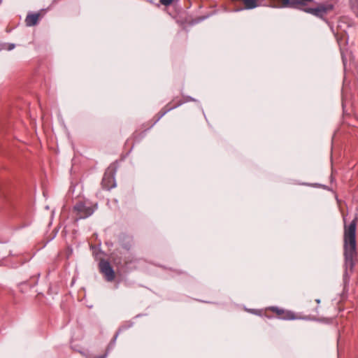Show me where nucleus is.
Here are the masks:
<instances>
[{"mask_svg": "<svg viewBox=\"0 0 358 358\" xmlns=\"http://www.w3.org/2000/svg\"><path fill=\"white\" fill-rule=\"evenodd\" d=\"M270 6L274 8H290L302 10L313 15L318 18L324 20L326 16L333 11L334 4L329 2H323L317 4L315 7H310L308 3L313 0H268Z\"/></svg>", "mask_w": 358, "mask_h": 358, "instance_id": "nucleus-1", "label": "nucleus"}, {"mask_svg": "<svg viewBox=\"0 0 358 358\" xmlns=\"http://www.w3.org/2000/svg\"><path fill=\"white\" fill-rule=\"evenodd\" d=\"M357 220L355 217L350 224H347L345 217L343 216V250L345 264L347 267L352 268L355 264L357 257L356 230Z\"/></svg>", "mask_w": 358, "mask_h": 358, "instance_id": "nucleus-2", "label": "nucleus"}, {"mask_svg": "<svg viewBox=\"0 0 358 358\" xmlns=\"http://www.w3.org/2000/svg\"><path fill=\"white\" fill-rule=\"evenodd\" d=\"M268 311L274 313L275 317L280 320H294L299 319L298 315L293 311L277 306H270L265 309V317L268 319L272 318V316L268 315Z\"/></svg>", "mask_w": 358, "mask_h": 358, "instance_id": "nucleus-3", "label": "nucleus"}, {"mask_svg": "<svg viewBox=\"0 0 358 358\" xmlns=\"http://www.w3.org/2000/svg\"><path fill=\"white\" fill-rule=\"evenodd\" d=\"M96 208V205L94 206H87L85 203L79 201L73 206V211L76 213L78 219H85L92 215Z\"/></svg>", "mask_w": 358, "mask_h": 358, "instance_id": "nucleus-4", "label": "nucleus"}, {"mask_svg": "<svg viewBox=\"0 0 358 358\" xmlns=\"http://www.w3.org/2000/svg\"><path fill=\"white\" fill-rule=\"evenodd\" d=\"M99 268L106 281L112 282L115 280V273L108 261L101 259L99 263Z\"/></svg>", "mask_w": 358, "mask_h": 358, "instance_id": "nucleus-5", "label": "nucleus"}, {"mask_svg": "<svg viewBox=\"0 0 358 358\" xmlns=\"http://www.w3.org/2000/svg\"><path fill=\"white\" fill-rule=\"evenodd\" d=\"M101 185L106 190H110L115 187V171L110 168H108L105 172L101 181Z\"/></svg>", "mask_w": 358, "mask_h": 358, "instance_id": "nucleus-6", "label": "nucleus"}, {"mask_svg": "<svg viewBox=\"0 0 358 358\" xmlns=\"http://www.w3.org/2000/svg\"><path fill=\"white\" fill-rule=\"evenodd\" d=\"M184 103L185 101H182L181 99L178 97L174 98L171 101L168 103L163 108H162V110L159 113V118L162 117L168 112L174 108H176L177 107L181 106Z\"/></svg>", "mask_w": 358, "mask_h": 358, "instance_id": "nucleus-7", "label": "nucleus"}, {"mask_svg": "<svg viewBox=\"0 0 358 358\" xmlns=\"http://www.w3.org/2000/svg\"><path fill=\"white\" fill-rule=\"evenodd\" d=\"M119 243L123 249L129 251L133 247L134 237L126 234H122L119 237Z\"/></svg>", "mask_w": 358, "mask_h": 358, "instance_id": "nucleus-8", "label": "nucleus"}, {"mask_svg": "<svg viewBox=\"0 0 358 358\" xmlns=\"http://www.w3.org/2000/svg\"><path fill=\"white\" fill-rule=\"evenodd\" d=\"M41 15L40 13H29L25 18V24L27 27H33L38 24Z\"/></svg>", "mask_w": 358, "mask_h": 358, "instance_id": "nucleus-9", "label": "nucleus"}, {"mask_svg": "<svg viewBox=\"0 0 358 358\" xmlns=\"http://www.w3.org/2000/svg\"><path fill=\"white\" fill-rule=\"evenodd\" d=\"M243 1L245 8L247 10H250L257 8L259 4L257 3L258 0H242Z\"/></svg>", "mask_w": 358, "mask_h": 358, "instance_id": "nucleus-10", "label": "nucleus"}, {"mask_svg": "<svg viewBox=\"0 0 358 358\" xmlns=\"http://www.w3.org/2000/svg\"><path fill=\"white\" fill-rule=\"evenodd\" d=\"M351 3L353 11L358 17V0H352Z\"/></svg>", "mask_w": 358, "mask_h": 358, "instance_id": "nucleus-11", "label": "nucleus"}, {"mask_svg": "<svg viewBox=\"0 0 358 358\" xmlns=\"http://www.w3.org/2000/svg\"><path fill=\"white\" fill-rule=\"evenodd\" d=\"M250 312L253 314L257 315H260V316L264 315L265 316V310H263L253 309V310H250Z\"/></svg>", "mask_w": 358, "mask_h": 358, "instance_id": "nucleus-12", "label": "nucleus"}, {"mask_svg": "<svg viewBox=\"0 0 358 358\" xmlns=\"http://www.w3.org/2000/svg\"><path fill=\"white\" fill-rule=\"evenodd\" d=\"M173 1L174 0H159L160 3L165 6H170Z\"/></svg>", "mask_w": 358, "mask_h": 358, "instance_id": "nucleus-13", "label": "nucleus"}, {"mask_svg": "<svg viewBox=\"0 0 358 358\" xmlns=\"http://www.w3.org/2000/svg\"><path fill=\"white\" fill-rule=\"evenodd\" d=\"M73 341L71 342V344H72V348L76 351H78L80 352L81 354H83V352L82 351H80V350L77 349L76 347L73 344Z\"/></svg>", "mask_w": 358, "mask_h": 358, "instance_id": "nucleus-14", "label": "nucleus"}, {"mask_svg": "<svg viewBox=\"0 0 358 358\" xmlns=\"http://www.w3.org/2000/svg\"><path fill=\"white\" fill-rule=\"evenodd\" d=\"M123 329V327L120 328L119 329V331L116 333V335L115 336H118V334H120V331Z\"/></svg>", "mask_w": 358, "mask_h": 358, "instance_id": "nucleus-15", "label": "nucleus"}, {"mask_svg": "<svg viewBox=\"0 0 358 358\" xmlns=\"http://www.w3.org/2000/svg\"><path fill=\"white\" fill-rule=\"evenodd\" d=\"M193 100H194V99H192L191 97H188V98L187 99V101H193Z\"/></svg>", "mask_w": 358, "mask_h": 358, "instance_id": "nucleus-16", "label": "nucleus"}, {"mask_svg": "<svg viewBox=\"0 0 358 358\" xmlns=\"http://www.w3.org/2000/svg\"><path fill=\"white\" fill-rule=\"evenodd\" d=\"M316 302H317V303H319L320 302V299H316Z\"/></svg>", "mask_w": 358, "mask_h": 358, "instance_id": "nucleus-17", "label": "nucleus"}]
</instances>
